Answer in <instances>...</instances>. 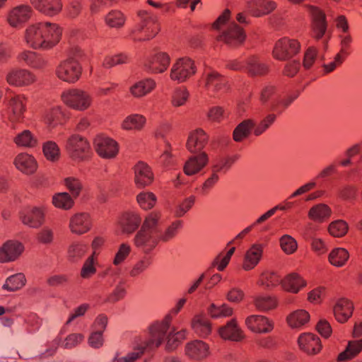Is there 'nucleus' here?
I'll list each match as a JSON object with an SVG mask.
<instances>
[{"label": "nucleus", "instance_id": "nucleus-1", "mask_svg": "<svg viewBox=\"0 0 362 362\" xmlns=\"http://www.w3.org/2000/svg\"><path fill=\"white\" fill-rule=\"evenodd\" d=\"M186 300L185 298H180L162 320L156 321L149 326V339L142 342L124 357H120L119 354L117 353L112 362H135L146 350H153L159 347L163 342L173 317L181 310Z\"/></svg>", "mask_w": 362, "mask_h": 362}, {"label": "nucleus", "instance_id": "nucleus-2", "mask_svg": "<svg viewBox=\"0 0 362 362\" xmlns=\"http://www.w3.org/2000/svg\"><path fill=\"white\" fill-rule=\"evenodd\" d=\"M62 35V28L57 23L42 21L28 25L23 39L33 49L49 50L59 42Z\"/></svg>", "mask_w": 362, "mask_h": 362}, {"label": "nucleus", "instance_id": "nucleus-3", "mask_svg": "<svg viewBox=\"0 0 362 362\" xmlns=\"http://www.w3.org/2000/svg\"><path fill=\"white\" fill-rule=\"evenodd\" d=\"M160 218L159 212L153 211L145 218L140 230L134 238L136 247L141 248L144 253L151 252L160 242L158 221Z\"/></svg>", "mask_w": 362, "mask_h": 362}, {"label": "nucleus", "instance_id": "nucleus-4", "mask_svg": "<svg viewBox=\"0 0 362 362\" xmlns=\"http://www.w3.org/2000/svg\"><path fill=\"white\" fill-rule=\"evenodd\" d=\"M141 22L130 31V37L134 42L149 40L154 37L160 31L159 23L151 14L146 11H138Z\"/></svg>", "mask_w": 362, "mask_h": 362}, {"label": "nucleus", "instance_id": "nucleus-5", "mask_svg": "<svg viewBox=\"0 0 362 362\" xmlns=\"http://www.w3.org/2000/svg\"><path fill=\"white\" fill-rule=\"evenodd\" d=\"M61 100L68 107L80 112L88 110L93 101L88 92L80 88H69L63 91Z\"/></svg>", "mask_w": 362, "mask_h": 362}, {"label": "nucleus", "instance_id": "nucleus-6", "mask_svg": "<svg viewBox=\"0 0 362 362\" xmlns=\"http://www.w3.org/2000/svg\"><path fill=\"white\" fill-rule=\"evenodd\" d=\"M65 148L71 158L77 162L88 159L91 154L89 142L78 134H72L67 139Z\"/></svg>", "mask_w": 362, "mask_h": 362}, {"label": "nucleus", "instance_id": "nucleus-7", "mask_svg": "<svg viewBox=\"0 0 362 362\" xmlns=\"http://www.w3.org/2000/svg\"><path fill=\"white\" fill-rule=\"evenodd\" d=\"M82 74L80 62L67 58L59 62L55 69L57 77L69 83H74L78 81Z\"/></svg>", "mask_w": 362, "mask_h": 362}, {"label": "nucleus", "instance_id": "nucleus-8", "mask_svg": "<svg viewBox=\"0 0 362 362\" xmlns=\"http://www.w3.org/2000/svg\"><path fill=\"white\" fill-rule=\"evenodd\" d=\"M202 81L205 90L211 95L222 94L228 89L227 78L214 70H206Z\"/></svg>", "mask_w": 362, "mask_h": 362}, {"label": "nucleus", "instance_id": "nucleus-9", "mask_svg": "<svg viewBox=\"0 0 362 362\" xmlns=\"http://www.w3.org/2000/svg\"><path fill=\"white\" fill-rule=\"evenodd\" d=\"M197 72L194 62L188 57L176 60L170 69V78L177 83H183Z\"/></svg>", "mask_w": 362, "mask_h": 362}, {"label": "nucleus", "instance_id": "nucleus-10", "mask_svg": "<svg viewBox=\"0 0 362 362\" xmlns=\"http://www.w3.org/2000/svg\"><path fill=\"white\" fill-rule=\"evenodd\" d=\"M246 37L244 30L235 23H231L216 37V41L223 42L230 47L241 45Z\"/></svg>", "mask_w": 362, "mask_h": 362}, {"label": "nucleus", "instance_id": "nucleus-11", "mask_svg": "<svg viewBox=\"0 0 362 362\" xmlns=\"http://www.w3.org/2000/svg\"><path fill=\"white\" fill-rule=\"evenodd\" d=\"M300 49V45L298 40L283 37L275 43L272 54L276 59L285 61L297 54Z\"/></svg>", "mask_w": 362, "mask_h": 362}, {"label": "nucleus", "instance_id": "nucleus-12", "mask_svg": "<svg viewBox=\"0 0 362 362\" xmlns=\"http://www.w3.org/2000/svg\"><path fill=\"white\" fill-rule=\"evenodd\" d=\"M6 81L11 86L22 88L34 84L37 81V76L28 69L15 68L7 73Z\"/></svg>", "mask_w": 362, "mask_h": 362}, {"label": "nucleus", "instance_id": "nucleus-13", "mask_svg": "<svg viewBox=\"0 0 362 362\" xmlns=\"http://www.w3.org/2000/svg\"><path fill=\"white\" fill-rule=\"evenodd\" d=\"M32 14L33 9L30 6L21 4L8 11L6 21L11 27L21 28L30 19Z\"/></svg>", "mask_w": 362, "mask_h": 362}, {"label": "nucleus", "instance_id": "nucleus-14", "mask_svg": "<svg viewBox=\"0 0 362 362\" xmlns=\"http://www.w3.org/2000/svg\"><path fill=\"white\" fill-rule=\"evenodd\" d=\"M94 147L99 156L105 159L115 158L119 152L117 142L105 136H96L94 139Z\"/></svg>", "mask_w": 362, "mask_h": 362}, {"label": "nucleus", "instance_id": "nucleus-15", "mask_svg": "<svg viewBox=\"0 0 362 362\" xmlns=\"http://www.w3.org/2000/svg\"><path fill=\"white\" fill-rule=\"evenodd\" d=\"M42 118L49 130L55 129L59 125H63L67 120L66 112L60 105H53L45 109Z\"/></svg>", "mask_w": 362, "mask_h": 362}, {"label": "nucleus", "instance_id": "nucleus-16", "mask_svg": "<svg viewBox=\"0 0 362 362\" xmlns=\"http://www.w3.org/2000/svg\"><path fill=\"white\" fill-rule=\"evenodd\" d=\"M44 207L28 206L20 212V219L23 224L31 228H39L45 221Z\"/></svg>", "mask_w": 362, "mask_h": 362}, {"label": "nucleus", "instance_id": "nucleus-17", "mask_svg": "<svg viewBox=\"0 0 362 362\" xmlns=\"http://www.w3.org/2000/svg\"><path fill=\"white\" fill-rule=\"evenodd\" d=\"M27 101L23 94L15 95L10 98L8 103V118L10 121L16 122L23 119Z\"/></svg>", "mask_w": 362, "mask_h": 362}, {"label": "nucleus", "instance_id": "nucleus-18", "mask_svg": "<svg viewBox=\"0 0 362 362\" xmlns=\"http://www.w3.org/2000/svg\"><path fill=\"white\" fill-rule=\"evenodd\" d=\"M185 352L189 359L201 361L209 357L210 349L209 344L204 341L195 339L186 344Z\"/></svg>", "mask_w": 362, "mask_h": 362}, {"label": "nucleus", "instance_id": "nucleus-19", "mask_svg": "<svg viewBox=\"0 0 362 362\" xmlns=\"http://www.w3.org/2000/svg\"><path fill=\"white\" fill-rule=\"evenodd\" d=\"M276 8V3L272 0H247V13L254 17H261L272 12Z\"/></svg>", "mask_w": 362, "mask_h": 362}, {"label": "nucleus", "instance_id": "nucleus-20", "mask_svg": "<svg viewBox=\"0 0 362 362\" xmlns=\"http://www.w3.org/2000/svg\"><path fill=\"white\" fill-rule=\"evenodd\" d=\"M309 12L312 16L313 36L317 39H321L327 30V21L325 14L317 7L308 6Z\"/></svg>", "mask_w": 362, "mask_h": 362}, {"label": "nucleus", "instance_id": "nucleus-21", "mask_svg": "<svg viewBox=\"0 0 362 362\" xmlns=\"http://www.w3.org/2000/svg\"><path fill=\"white\" fill-rule=\"evenodd\" d=\"M93 221L88 213L81 212L72 216L69 221L71 233L82 235L88 233L92 228Z\"/></svg>", "mask_w": 362, "mask_h": 362}, {"label": "nucleus", "instance_id": "nucleus-22", "mask_svg": "<svg viewBox=\"0 0 362 362\" xmlns=\"http://www.w3.org/2000/svg\"><path fill=\"white\" fill-rule=\"evenodd\" d=\"M298 344L300 349L308 355H316L322 349L320 339L313 333L301 334Z\"/></svg>", "mask_w": 362, "mask_h": 362}, {"label": "nucleus", "instance_id": "nucleus-23", "mask_svg": "<svg viewBox=\"0 0 362 362\" xmlns=\"http://www.w3.org/2000/svg\"><path fill=\"white\" fill-rule=\"evenodd\" d=\"M170 58L165 52H158L149 57L144 64L146 71L151 74L163 73L170 65Z\"/></svg>", "mask_w": 362, "mask_h": 362}, {"label": "nucleus", "instance_id": "nucleus-24", "mask_svg": "<svg viewBox=\"0 0 362 362\" xmlns=\"http://www.w3.org/2000/svg\"><path fill=\"white\" fill-rule=\"evenodd\" d=\"M247 328L255 333H269L274 329V323L269 318L260 315H252L245 320Z\"/></svg>", "mask_w": 362, "mask_h": 362}, {"label": "nucleus", "instance_id": "nucleus-25", "mask_svg": "<svg viewBox=\"0 0 362 362\" xmlns=\"http://www.w3.org/2000/svg\"><path fill=\"white\" fill-rule=\"evenodd\" d=\"M134 182L137 187L144 188L150 185L153 180L154 175L151 168L144 162L137 163L134 168Z\"/></svg>", "mask_w": 362, "mask_h": 362}, {"label": "nucleus", "instance_id": "nucleus-26", "mask_svg": "<svg viewBox=\"0 0 362 362\" xmlns=\"http://www.w3.org/2000/svg\"><path fill=\"white\" fill-rule=\"evenodd\" d=\"M30 1L37 11L49 17L58 15L63 8L61 0H30Z\"/></svg>", "mask_w": 362, "mask_h": 362}, {"label": "nucleus", "instance_id": "nucleus-27", "mask_svg": "<svg viewBox=\"0 0 362 362\" xmlns=\"http://www.w3.org/2000/svg\"><path fill=\"white\" fill-rule=\"evenodd\" d=\"M13 163L18 170L25 175H32L37 169V160L34 156L27 153L17 154Z\"/></svg>", "mask_w": 362, "mask_h": 362}, {"label": "nucleus", "instance_id": "nucleus-28", "mask_svg": "<svg viewBox=\"0 0 362 362\" xmlns=\"http://www.w3.org/2000/svg\"><path fill=\"white\" fill-rule=\"evenodd\" d=\"M208 163V155L205 152H201L188 158L183 166V171L186 175H194L204 169Z\"/></svg>", "mask_w": 362, "mask_h": 362}, {"label": "nucleus", "instance_id": "nucleus-29", "mask_svg": "<svg viewBox=\"0 0 362 362\" xmlns=\"http://www.w3.org/2000/svg\"><path fill=\"white\" fill-rule=\"evenodd\" d=\"M18 60L25 65L42 70L47 66L48 61L40 54L30 50H24L18 55Z\"/></svg>", "mask_w": 362, "mask_h": 362}, {"label": "nucleus", "instance_id": "nucleus-30", "mask_svg": "<svg viewBox=\"0 0 362 362\" xmlns=\"http://www.w3.org/2000/svg\"><path fill=\"white\" fill-rule=\"evenodd\" d=\"M24 250L23 245L18 242L9 240L0 247V262H8L16 259Z\"/></svg>", "mask_w": 362, "mask_h": 362}, {"label": "nucleus", "instance_id": "nucleus-31", "mask_svg": "<svg viewBox=\"0 0 362 362\" xmlns=\"http://www.w3.org/2000/svg\"><path fill=\"white\" fill-rule=\"evenodd\" d=\"M263 250L262 244L255 243L247 250L243 263L244 270H251L258 264L262 257Z\"/></svg>", "mask_w": 362, "mask_h": 362}, {"label": "nucleus", "instance_id": "nucleus-32", "mask_svg": "<svg viewBox=\"0 0 362 362\" xmlns=\"http://www.w3.org/2000/svg\"><path fill=\"white\" fill-rule=\"evenodd\" d=\"M191 328L199 337L205 338L211 333V324L204 313L195 315L191 320Z\"/></svg>", "mask_w": 362, "mask_h": 362}, {"label": "nucleus", "instance_id": "nucleus-33", "mask_svg": "<svg viewBox=\"0 0 362 362\" xmlns=\"http://www.w3.org/2000/svg\"><path fill=\"white\" fill-rule=\"evenodd\" d=\"M208 139L206 133L202 129H197L189 134L187 148L191 153L199 152L205 147Z\"/></svg>", "mask_w": 362, "mask_h": 362}, {"label": "nucleus", "instance_id": "nucleus-34", "mask_svg": "<svg viewBox=\"0 0 362 362\" xmlns=\"http://www.w3.org/2000/svg\"><path fill=\"white\" fill-rule=\"evenodd\" d=\"M221 338L233 341H240L245 337L242 329L238 326L235 319L230 320L225 326L219 328Z\"/></svg>", "mask_w": 362, "mask_h": 362}, {"label": "nucleus", "instance_id": "nucleus-35", "mask_svg": "<svg viewBox=\"0 0 362 362\" xmlns=\"http://www.w3.org/2000/svg\"><path fill=\"white\" fill-rule=\"evenodd\" d=\"M141 221V216L137 213L128 211L122 214L119 225L123 233L131 234L138 229Z\"/></svg>", "mask_w": 362, "mask_h": 362}, {"label": "nucleus", "instance_id": "nucleus-36", "mask_svg": "<svg viewBox=\"0 0 362 362\" xmlns=\"http://www.w3.org/2000/svg\"><path fill=\"white\" fill-rule=\"evenodd\" d=\"M353 303L346 298L338 300L334 307V314L336 320L341 323L346 322L352 315Z\"/></svg>", "mask_w": 362, "mask_h": 362}, {"label": "nucleus", "instance_id": "nucleus-37", "mask_svg": "<svg viewBox=\"0 0 362 362\" xmlns=\"http://www.w3.org/2000/svg\"><path fill=\"white\" fill-rule=\"evenodd\" d=\"M255 127V122L252 119H247L239 123L233 132L234 141L240 143L247 139Z\"/></svg>", "mask_w": 362, "mask_h": 362}, {"label": "nucleus", "instance_id": "nucleus-38", "mask_svg": "<svg viewBox=\"0 0 362 362\" xmlns=\"http://www.w3.org/2000/svg\"><path fill=\"white\" fill-rule=\"evenodd\" d=\"M156 86V81L152 78H147L133 84L130 87V93L135 98H141L152 92Z\"/></svg>", "mask_w": 362, "mask_h": 362}, {"label": "nucleus", "instance_id": "nucleus-39", "mask_svg": "<svg viewBox=\"0 0 362 362\" xmlns=\"http://www.w3.org/2000/svg\"><path fill=\"white\" fill-rule=\"evenodd\" d=\"M127 16L119 9L110 10L104 17L105 25L110 28L121 29L127 21Z\"/></svg>", "mask_w": 362, "mask_h": 362}, {"label": "nucleus", "instance_id": "nucleus-40", "mask_svg": "<svg viewBox=\"0 0 362 362\" xmlns=\"http://www.w3.org/2000/svg\"><path fill=\"white\" fill-rule=\"evenodd\" d=\"M88 250V245L83 242H74L68 247L67 259L71 262L81 260Z\"/></svg>", "mask_w": 362, "mask_h": 362}, {"label": "nucleus", "instance_id": "nucleus-41", "mask_svg": "<svg viewBox=\"0 0 362 362\" xmlns=\"http://www.w3.org/2000/svg\"><path fill=\"white\" fill-rule=\"evenodd\" d=\"M13 142L18 147L23 148H35L38 144L37 138L28 129L17 134Z\"/></svg>", "mask_w": 362, "mask_h": 362}, {"label": "nucleus", "instance_id": "nucleus-42", "mask_svg": "<svg viewBox=\"0 0 362 362\" xmlns=\"http://www.w3.org/2000/svg\"><path fill=\"white\" fill-rule=\"evenodd\" d=\"M245 71L251 76H262L267 73L268 67L261 63L257 57L252 56L246 61Z\"/></svg>", "mask_w": 362, "mask_h": 362}, {"label": "nucleus", "instance_id": "nucleus-43", "mask_svg": "<svg viewBox=\"0 0 362 362\" xmlns=\"http://www.w3.org/2000/svg\"><path fill=\"white\" fill-rule=\"evenodd\" d=\"M362 351V338L359 340L350 341L346 349L341 352L337 358L339 362L346 361L355 357Z\"/></svg>", "mask_w": 362, "mask_h": 362}, {"label": "nucleus", "instance_id": "nucleus-44", "mask_svg": "<svg viewBox=\"0 0 362 362\" xmlns=\"http://www.w3.org/2000/svg\"><path fill=\"white\" fill-rule=\"evenodd\" d=\"M309 313L305 310H297L291 313L286 318L288 325L292 328H300L308 322Z\"/></svg>", "mask_w": 362, "mask_h": 362}, {"label": "nucleus", "instance_id": "nucleus-45", "mask_svg": "<svg viewBox=\"0 0 362 362\" xmlns=\"http://www.w3.org/2000/svg\"><path fill=\"white\" fill-rule=\"evenodd\" d=\"M281 284L285 290L295 293L305 286L304 280L297 274L288 275L281 281Z\"/></svg>", "mask_w": 362, "mask_h": 362}, {"label": "nucleus", "instance_id": "nucleus-46", "mask_svg": "<svg viewBox=\"0 0 362 362\" xmlns=\"http://www.w3.org/2000/svg\"><path fill=\"white\" fill-rule=\"evenodd\" d=\"M26 284V278L23 273H17L8 276L2 286L4 290L13 292L22 288Z\"/></svg>", "mask_w": 362, "mask_h": 362}, {"label": "nucleus", "instance_id": "nucleus-47", "mask_svg": "<svg viewBox=\"0 0 362 362\" xmlns=\"http://www.w3.org/2000/svg\"><path fill=\"white\" fill-rule=\"evenodd\" d=\"M146 122V117L142 115L132 114L124 119L122 127L125 130H141Z\"/></svg>", "mask_w": 362, "mask_h": 362}, {"label": "nucleus", "instance_id": "nucleus-48", "mask_svg": "<svg viewBox=\"0 0 362 362\" xmlns=\"http://www.w3.org/2000/svg\"><path fill=\"white\" fill-rule=\"evenodd\" d=\"M349 258V252L342 247L333 249L329 255V262L335 267H343Z\"/></svg>", "mask_w": 362, "mask_h": 362}, {"label": "nucleus", "instance_id": "nucleus-49", "mask_svg": "<svg viewBox=\"0 0 362 362\" xmlns=\"http://www.w3.org/2000/svg\"><path fill=\"white\" fill-rule=\"evenodd\" d=\"M183 221L182 220H175L172 222L163 232L159 230L160 241L168 242L173 239L182 228Z\"/></svg>", "mask_w": 362, "mask_h": 362}, {"label": "nucleus", "instance_id": "nucleus-50", "mask_svg": "<svg viewBox=\"0 0 362 362\" xmlns=\"http://www.w3.org/2000/svg\"><path fill=\"white\" fill-rule=\"evenodd\" d=\"M42 152L47 160L56 162L60 158V148L57 144L53 141H47L42 145Z\"/></svg>", "mask_w": 362, "mask_h": 362}, {"label": "nucleus", "instance_id": "nucleus-51", "mask_svg": "<svg viewBox=\"0 0 362 362\" xmlns=\"http://www.w3.org/2000/svg\"><path fill=\"white\" fill-rule=\"evenodd\" d=\"M52 204L57 208L69 210L73 207L74 202L69 193L60 192L53 196Z\"/></svg>", "mask_w": 362, "mask_h": 362}, {"label": "nucleus", "instance_id": "nucleus-52", "mask_svg": "<svg viewBox=\"0 0 362 362\" xmlns=\"http://www.w3.org/2000/svg\"><path fill=\"white\" fill-rule=\"evenodd\" d=\"M238 158V157L235 156L223 158L218 160L215 164L212 165L211 172L218 175L219 174H226Z\"/></svg>", "mask_w": 362, "mask_h": 362}, {"label": "nucleus", "instance_id": "nucleus-53", "mask_svg": "<svg viewBox=\"0 0 362 362\" xmlns=\"http://www.w3.org/2000/svg\"><path fill=\"white\" fill-rule=\"evenodd\" d=\"M330 214L331 209L327 205L324 204H320L313 206L308 213L310 218L320 221L328 218Z\"/></svg>", "mask_w": 362, "mask_h": 362}, {"label": "nucleus", "instance_id": "nucleus-54", "mask_svg": "<svg viewBox=\"0 0 362 362\" xmlns=\"http://www.w3.org/2000/svg\"><path fill=\"white\" fill-rule=\"evenodd\" d=\"M255 305L260 311H268L277 306V300L273 296H260L255 298Z\"/></svg>", "mask_w": 362, "mask_h": 362}, {"label": "nucleus", "instance_id": "nucleus-55", "mask_svg": "<svg viewBox=\"0 0 362 362\" xmlns=\"http://www.w3.org/2000/svg\"><path fill=\"white\" fill-rule=\"evenodd\" d=\"M276 115L274 113L268 114L254 128V135L259 136L267 132L276 120Z\"/></svg>", "mask_w": 362, "mask_h": 362}, {"label": "nucleus", "instance_id": "nucleus-56", "mask_svg": "<svg viewBox=\"0 0 362 362\" xmlns=\"http://www.w3.org/2000/svg\"><path fill=\"white\" fill-rule=\"evenodd\" d=\"M208 313L213 318L226 317L232 315L233 309L226 304L217 305L212 303L208 308Z\"/></svg>", "mask_w": 362, "mask_h": 362}, {"label": "nucleus", "instance_id": "nucleus-57", "mask_svg": "<svg viewBox=\"0 0 362 362\" xmlns=\"http://www.w3.org/2000/svg\"><path fill=\"white\" fill-rule=\"evenodd\" d=\"M189 93L185 87L176 88L171 96V104L174 107H180L184 105L187 101Z\"/></svg>", "mask_w": 362, "mask_h": 362}, {"label": "nucleus", "instance_id": "nucleus-58", "mask_svg": "<svg viewBox=\"0 0 362 362\" xmlns=\"http://www.w3.org/2000/svg\"><path fill=\"white\" fill-rule=\"evenodd\" d=\"M152 264V258L150 256L145 255L141 259L137 261L129 272V275L136 277L145 272Z\"/></svg>", "mask_w": 362, "mask_h": 362}, {"label": "nucleus", "instance_id": "nucleus-59", "mask_svg": "<svg viewBox=\"0 0 362 362\" xmlns=\"http://www.w3.org/2000/svg\"><path fill=\"white\" fill-rule=\"evenodd\" d=\"M96 259L93 255L89 256L84 262L81 269L80 275L81 278L88 279L92 277L96 273Z\"/></svg>", "mask_w": 362, "mask_h": 362}, {"label": "nucleus", "instance_id": "nucleus-60", "mask_svg": "<svg viewBox=\"0 0 362 362\" xmlns=\"http://www.w3.org/2000/svg\"><path fill=\"white\" fill-rule=\"evenodd\" d=\"M129 61L130 59L127 54L120 53L105 57L103 62V66L106 69H110L116 65L129 63Z\"/></svg>", "mask_w": 362, "mask_h": 362}, {"label": "nucleus", "instance_id": "nucleus-61", "mask_svg": "<svg viewBox=\"0 0 362 362\" xmlns=\"http://www.w3.org/2000/svg\"><path fill=\"white\" fill-rule=\"evenodd\" d=\"M349 226L346 221L337 220L332 221L328 228L329 233L334 237L340 238L345 235L348 231Z\"/></svg>", "mask_w": 362, "mask_h": 362}, {"label": "nucleus", "instance_id": "nucleus-62", "mask_svg": "<svg viewBox=\"0 0 362 362\" xmlns=\"http://www.w3.org/2000/svg\"><path fill=\"white\" fill-rule=\"evenodd\" d=\"M281 281L276 273L264 272L261 274L258 284L269 288L279 285L280 282L281 283Z\"/></svg>", "mask_w": 362, "mask_h": 362}, {"label": "nucleus", "instance_id": "nucleus-63", "mask_svg": "<svg viewBox=\"0 0 362 362\" xmlns=\"http://www.w3.org/2000/svg\"><path fill=\"white\" fill-rule=\"evenodd\" d=\"M131 252L132 247L129 243H123L120 244L114 257L112 264L115 266L122 264L130 255Z\"/></svg>", "mask_w": 362, "mask_h": 362}, {"label": "nucleus", "instance_id": "nucleus-64", "mask_svg": "<svg viewBox=\"0 0 362 362\" xmlns=\"http://www.w3.org/2000/svg\"><path fill=\"white\" fill-rule=\"evenodd\" d=\"M136 199L140 206L145 210L151 209L156 202L155 194L147 192L139 193L136 197Z\"/></svg>", "mask_w": 362, "mask_h": 362}]
</instances>
